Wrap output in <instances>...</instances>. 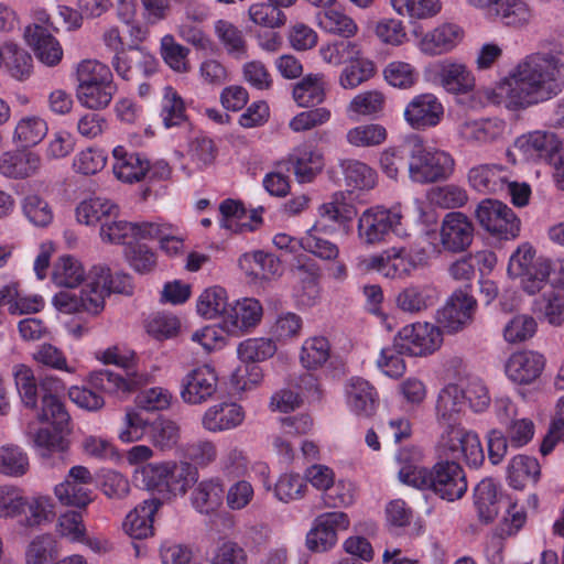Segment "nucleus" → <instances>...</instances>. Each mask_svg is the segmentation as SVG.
Returning <instances> with one entry per match:
<instances>
[{
  "mask_svg": "<svg viewBox=\"0 0 564 564\" xmlns=\"http://www.w3.org/2000/svg\"><path fill=\"white\" fill-rule=\"evenodd\" d=\"M402 215L395 209L380 206L367 208L358 218V238L362 245L375 246L391 235H404Z\"/></svg>",
  "mask_w": 564,
  "mask_h": 564,
  "instance_id": "5",
  "label": "nucleus"
},
{
  "mask_svg": "<svg viewBox=\"0 0 564 564\" xmlns=\"http://www.w3.org/2000/svg\"><path fill=\"white\" fill-rule=\"evenodd\" d=\"M189 48L177 43L172 35L161 40V56L163 61L177 73H187L191 69L188 61Z\"/></svg>",
  "mask_w": 564,
  "mask_h": 564,
  "instance_id": "58",
  "label": "nucleus"
},
{
  "mask_svg": "<svg viewBox=\"0 0 564 564\" xmlns=\"http://www.w3.org/2000/svg\"><path fill=\"white\" fill-rule=\"evenodd\" d=\"M514 145L528 160L550 163L558 147V138L553 132L533 131L518 138Z\"/></svg>",
  "mask_w": 564,
  "mask_h": 564,
  "instance_id": "22",
  "label": "nucleus"
},
{
  "mask_svg": "<svg viewBox=\"0 0 564 564\" xmlns=\"http://www.w3.org/2000/svg\"><path fill=\"white\" fill-rule=\"evenodd\" d=\"M62 382L58 379L45 378L41 381L43 391L41 412L37 417L42 422H50L54 431L48 427L29 431L28 435L36 452L48 467L65 465L69 456L70 442L67 435L70 433V415L65 404L53 390H58Z\"/></svg>",
  "mask_w": 564,
  "mask_h": 564,
  "instance_id": "2",
  "label": "nucleus"
},
{
  "mask_svg": "<svg viewBox=\"0 0 564 564\" xmlns=\"http://www.w3.org/2000/svg\"><path fill=\"white\" fill-rule=\"evenodd\" d=\"M119 208L108 199L96 197L82 202L76 208V217L80 224L88 226L102 223L109 217L118 216Z\"/></svg>",
  "mask_w": 564,
  "mask_h": 564,
  "instance_id": "41",
  "label": "nucleus"
},
{
  "mask_svg": "<svg viewBox=\"0 0 564 564\" xmlns=\"http://www.w3.org/2000/svg\"><path fill=\"white\" fill-rule=\"evenodd\" d=\"M160 117L166 129L180 127L187 121L184 101L178 93L171 86L164 88Z\"/></svg>",
  "mask_w": 564,
  "mask_h": 564,
  "instance_id": "44",
  "label": "nucleus"
},
{
  "mask_svg": "<svg viewBox=\"0 0 564 564\" xmlns=\"http://www.w3.org/2000/svg\"><path fill=\"white\" fill-rule=\"evenodd\" d=\"M53 304L63 313H79L87 312L97 315L102 311V300L100 295L93 293L91 288L82 290L80 295L62 291L53 297Z\"/></svg>",
  "mask_w": 564,
  "mask_h": 564,
  "instance_id": "25",
  "label": "nucleus"
},
{
  "mask_svg": "<svg viewBox=\"0 0 564 564\" xmlns=\"http://www.w3.org/2000/svg\"><path fill=\"white\" fill-rule=\"evenodd\" d=\"M474 499L479 520L492 522L499 513L498 490L494 480L486 478L479 481L474 490Z\"/></svg>",
  "mask_w": 564,
  "mask_h": 564,
  "instance_id": "40",
  "label": "nucleus"
},
{
  "mask_svg": "<svg viewBox=\"0 0 564 564\" xmlns=\"http://www.w3.org/2000/svg\"><path fill=\"white\" fill-rule=\"evenodd\" d=\"M412 147L413 137L406 140L401 147L388 148L381 153L380 166L388 177L395 180L400 170L408 166Z\"/></svg>",
  "mask_w": 564,
  "mask_h": 564,
  "instance_id": "54",
  "label": "nucleus"
},
{
  "mask_svg": "<svg viewBox=\"0 0 564 564\" xmlns=\"http://www.w3.org/2000/svg\"><path fill=\"white\" fill-rule=\"evenodd\" d=\"M301 362L306 369H317L329 358V343L325 337L306 339L301 350Z\"/></svg>",
  "mask_w": 564,
  "mask_h": 564,
  "instance_id": "63",
  "label": "nucleus"
},
{
  "mask_svg": "<svg viewBox=\"0 0 564 564\" xmlns=\"http://www.w3.org/2000/svg\"><path fill=\"white\" fill-rule=\"evenodd\" d=\"M319 53L325 62L334 65L354 63V61L362 56V51L358 43L344 40L322 46Z\"/></svg>",
  "mask_w": 564,
  "mask_h": 564,
  "instance_id": "53",
  "label": "nucleus"
},
{
  "mask_svg": "<svg viewBox=\"0 0 564 564\" xmlns=\"http://www.w3.org/2000/svg\"><path fill=\"white\" fill-rule=\"evenodd\" d=\"M506 177L503 169L499 165L482 164L468 172V182L473 188L480 193H502Z\"/></svg>",
  "mask_w": 564,
  "mask_h": 564,
  "instance_id": "36",
  "label": "nucleus"
},
{
  "mask_svg": "<svg viewBox=\"0 0 564 564\" xmlns=\"http://www.w3.org/2000/svg\"><path fill=\"white\" fill-rule=\"evenodd\" d=\"M93 485L94 476L90 470L77 465L68 470L63 482L55 486L54 494L62 505L84 509L93 501Z\"/></svg>",
  "mask_w": 564,
  "mask_h": 564,
  "instance_id": "8",
  "label": "nucleus"
},
{
  "mask_svg": "<svg viewBox=\"0 0 564 564\" xmlns=\"http://www.w3.org/2000/svg\"><path fill=\"white\" fill-rule=\"evenodd\" d=\"M30 467L29 457L15 445L0 447V474L10 477L24 476Z\"/></svg>",
  "mask_w": 564,
  "mask_h": 564,
  "instance_id": "55",
  "label": "nucleus"
},
{
  "mask_svg": "<svg viewBox=\"0 0 564 564\" xmlns=\"http://www.w3.org/2000/svg\"><path fill=\"white\" fill-rule=\"evenodd\" d=\"M169 470L165 482V492L174 496L185 495L198 479V471L195 466L189 463L173 460L167 462Z\"/></svg>",
  "mask_w": 564,
  "mask_h": 564,
  "instance_id": "42",
  "label": "nucleus"
},
{
  "mask_svg": "<svg viewBox=\"0 0 564 564\" xmlns=\"http://www.w3.org/2000/svg\"><path fill=\"white\" fill-rule=\"evenodd\" d=\"M76 75L77 88L113 83L110 68L106 64L94 59H86L79 63Z\"/></svg>",
  "mask_w": 564,
  "mask_h": 564,
  "instance_id": "57",
  "label": "nucleus"
},
{
  "mask_svg": "<svg viewBox=\"0 0 564 564\" xmlns=\"http://www.w3.org/2000/svg\"><path fill=\"white\" fill-rule=\"evenodd\" d=\"M494 12L503 24L514 28L527 25L532 18L531 9L523 0H501Z\"/></svg>",
  "mask_w": 564,
  "mask_h": 564,
  "instance_id": "51",
  "label": "nucleus"
},
{
  "mask_svg": "<svg viewBox=\"0 0 564 564\" xmlns=\"http://www.w3.org/2000/svg\"><path fill=\"white\" fill-rule=\"evenodd\" d=\"M215 33L227 53L237 58L242 57L247 52V43L242 31L227 20L215 22Z\"/></svg>",
  "mask_w": 564,
  "mask_h": 564,
  "instance_id": "50",
  "label": "nucleus"
},
{
  "mask_svg": "<svg viewBox=\"0 0 564 564\" xmlns=\"http://www.w3.org/2000/svg\"><path fill=\"white\" fill-rule=\"evenodd\" d=\"M4 61L11 75L23 80L30 76L32 69L31 55L15 43L8 42L4 44Z\"/></svg>",
  "mask_w": 564,
  "mask_h": 564,
  "instance_id": "62",
  "label": "nucleus"
},
{
  "mask_svg": "<svg viewBox=\"0 0 564 564\" xmlns=\"http://www.w3.org/2000/svg\"><path fill=\"white\" fill-rule=\"evenodd\" d=\"M144 223H129L109 217L100 228L99 235L104 242L128 245L144 240Z\"/></svg>",
  "mask_w": 564,
  "mask_h": 564,
  "instance_id": "29",
  "label": "nucleus"
},
{
  "mask_svg": "<svg viewBox=\"0 0 564 564\" xmlns=\"http://www.w3.org/2000/svg\"><path fill=\"white\" fill-rule=\"evenodd\" d=\"M225 488L219 478H209L197 484L192 492L193 507L200 513H210L221 506Z\"/></svg>",
  "mask_w": 564,
  "mask_h": 564,
  "instance_id": "34",
  "label": "nucleus"
},
{
  "mask_svg": "<svg viewBox=\"0 0 564 564\" xmlns=\"http://www.w3.org/2000/svg\"><path fill=\"white\" fill-rule=\"evenodd\" d=\"M477 302L469 286L456 290L438 312V323L448 333H456L471 323Z\"/></svg>",
  "mask_w": 564,
  "mask_h": 564,
  "instance_id": "10",
  "label": "nucleus"
},
{
  "mask_svg": "<svg viewBox=\"0 0 564 564\" xmlns=\"http://www.w3.org/2000/svg\"><path fill=\"white\" fill-rule=\"evenodd\" d=\"M552 262L545 258H536L534 263L519 274L523 290L529 294H535L541 291L549 276L551 275Z\"/></svg>",
  "mask_w": 564,
  "mask_h": 564,
  "instance_id": "60",
  "label": "nucleus"
},
{
  "mask_svg": "<svg viewBox=\"0 0 564 564\" xmlns=\"http://www.w3.org/2000/svg\"><path fill=\"white\" fill-rule=\"evenodd\" d=\"M40 156L31 151H10L0 156V173L10 178H25L40 167Z\"/></svg>",
  "mask_w": 564,
  "mask_h": 564,
  "instance_id": "31",
  "label": "nucleus"
},
{
  "mask_svg": "<svg viewBox=\"0 0 564 564\" xmlns=\"http://www.w3.org/2000/svg\"><path fill=\"white\" fill-rule=\"evenodd\" d=\"M474 225L460 212H449L441 225V242L444 249L453 252L465 251L473 242Z\"/></svg>",
  "mask_w": 564,
  "mask_h": 564,
  "instance_id": "13",
  "label": "nucleus"
},
{
  "mask_svg": "<svg viewBox=\"0 0 564 564\" xmlns=\"http://www.w3.org/2000/svg\"><path fill=\"white\" fill-rule=\"evenodd\" d=\"M245 420V411L237 403H219L210 406L202 419L204 429L221 432L239 426Z\"/></svg>",
  "mask_w": 564,
  "mask_h": 564,
  "instance_id": "24",
  "label": "nucleus"
},
{
  "mask_svg": "<svg viewBox=\"0 0 564 564\" xmlns=\"http://www.w3.org/2000/svg\"><path fill=\"white\" fill-rule=\"evenodd\" d=\"M564 88V52L527 56L500 86L509 109H524L557 96Z\"/></svg>",
  "mask_w": 564,
  "mask_h": 564,
  "instance_id": "1",
  "label": "nucleus"
},
{
  "mask_svg": "<svg viewBox=\"0 0 564 564\" xmlns=\"http://www.w3.org/2000/svg\"><path fill=\"white\" fill-rule=\"evenodd\" d=\"M442 341L440 327L426 322L406 325L394 336L397 347L412 357H424L433 354L441 347Z\"/></svg>",
  "mask_w": 564,
  "mask_h": 564,
  "instance_id": "7",
  "label": "nucleus"
},
{
  "mask_svg": "<svg viewBox=\"0 0 564 564\" xmlns=\"http://www.w3.org/2000/svg\"><path fill=\"white\" fill-rule=\"evenodd\" d=\"M276 351V344L271 338H248L238 345L237 354L242 362H261L271 358Z\"/></svg>",
  "mask_w": 564,
  "mask_h": 564,
  "instance_id": "47",
  "label": "nucleus"
},
{
  "mask_svg": "<svg viewBox=\"0 0 564 564\" xmlns=\"http://www.w3.org/2000/svg\"><path fill=\"white\" fill-rule=\"evenodd\" d=\"M444 454L456 462L464 460L473 467H479L485 460V454L478 435L459 426H451L442 436Z\"/></svg>",
  "mask_w": 564,
  "mask_h": 564,
  "instance_id": "9",
  "label": "nucleus"
},
{
  "mask_svg": "<svg viewBox=\"0 0 564 564\" xmlns=\"http://www.w3.org/2000/svg\"><path fill=\"white\" fill-rule=\"evenodd\" d=\"M24 36L28 44L33 47L35 56L46 66H56L62 61L63 48L47 29L37 24L29 25Z\"/></svg>",
  "mask_w": 564,
  "mask_h": 564,
  "instance_id": "20",
  "label": "nucleus"
},
{
  "mask_svg": "<svg viewBox=\"0 0 564 564\" xmlns=\"http://www.w3.org/2000/svg\"><path fill=\"white\" fill-rule=\"evenodd\" d=\"M343 170L348 186L359 189H371L375 187L377 174L367 164L349 160L343 164Z\"/></svg>",
  "mask_w": 564,
  "mask_h": 564,
  "instance_id": "61",
  "label": "nucleus"
},
{
  "mask_svg": "<svg viewBox=\"0 0 564 564\" xmlns=\"http://www.w3.org/2000/svg\"><path fill=\"white\" fill-rule=\"evenodd\" d=\"M57 558L56 543L48 534L35 536L26 546L25 564H55Z\"/></svg>",
  "mask_w": 564,
  "mask_h": 564,
  "instance_id": "52",
  "label": "nucleus"
},
{
  "mask_svg": "<svg viewBox=\"0 0 564 564\" xmlns=\"http://www.w3.org/2000/svg\"><path fill=\"white\" fill-rule=\"evenodd\" d=\"M162 506L158 498H150L131 510L123 522V529L132 539L142 540L153 534L154 514Z\"/></svg>",
  "mask_w": 564,
  "mask_h": 564,
  "instance_id": "21",
  "label": "nucleus"
},
{
  "mask_svg": "<svg viewBox=\"0 0 564 564\" xmlns=\"http://www.w3.org/2000/svg\"><path fill=\"white\" fill-rule=\"evenodd\" d=\"M464 408L463 392L457 384H447L438 392L436 400V416L440 422L451 426H455L456 416Z\"/></svg>",
  "mask_w": 564,
  "mask_h": 564,
  "instance_id": "37",
  "label": "nucleus"
},
{
  "mask_svg": "<svg viewBox=\"0 0 564 564\" xmlns=\"http://www.w3.org/2000/svg\"><path fill=\"white\" fill-rule=\"evenodd\" d=\"M436 74L442 87L451 94H467L475 87V77L464 64L442 62Z\"/></svg>",
  "mask_w": 564,
  "mask_h": 564,
  "instance_id": "26",
  "label": "nucleus"
},
{
  "mask_svg": "<svg viewBox=\"0 0 564 564\" xmlns=\"http://www.w3.org/2000/svg\"><path fill=\"white\" fill-rule=\"evenodd\" d=\"M84 276L82 263L70 256L59 258L54 264L52 280L59 288L74 289L84 281Z\"/></svg>",
  "mask_w": 564,
  "mask_h": 564,
  "instance_id": "45",
  "label": "nucleus"
},
{
  "mask_svg": "<svg viewBox=\"0 0 564 564\" xmlns=\"http://www.w3.org/2000/svg\"><path fill=\"white\" fill-rule=\"evenodd\" d=\"M288 164L293 169L300 183H310L324 166L323 155L308 147L297 148L290 156Z\"/></svg>",
  "mask_w": 564,
  "mask_h": 564,
  "instance_id": "33",
  "label": "nucleus"
},
{
  "mask_svg": "<svg viewBox=\"0 0 564 564\" xmlns=\"http://www.w3.org/2000/svg\"><path fill=\"white\" fill-rule=\"evenodd\" d=\"M217 389L218 377L215 369L204 365L186 375L181 395L186 403L200 404L212 399Z\"/></svg>",
  "mask_w": 564,
  "mask_h": 564,
  "instance_id": "14",
  "label": "nucleus"
},
{
  "mask_svg": "<svg viewBox=\"0 0 564 564\" xmlns=\"http://www.w3.org/2000/svg\"><path fill=\"white\" fill-rule=\"evenodd\" d=\"M506 131V122L498 118L465 121L459 126V135L471 143L495 142Z\"/></svg>",
  "mask_w": 564,
  "mask_h": 564,
  "instance_id": "28",
  "label": "nucleus"
},
{
  "mask_svg": "<svg viewBox=\"0 0 564 564\" xmlns=\"http://www.w3.org/2000/svg\"><path fill=\"white\" fill-rule=\"evenodd\" d=\"M89 382L95 390L119 397L137 389L141 384L142 378L132 371H127L123 376L110 370H99L90 375Z\"/></svg>",
  "mask_w": 564,
  "mask_h": 564,
  "instance_id": "23",
  "label": "nucleus"
},
{
  "mask_svg": "<svg viewBox=\"0 0 564 564\" xmlns=\"http://www.w3.org/2000/svg\"><path fill=\"white\" fill-rule=\"evenodd\" d=\"M111 65L124 80L137 79L139 76L150 77L156 73L158 59L139 45H129L127 52L113 56Z\"/></svg>",
  "mask_w": 564,
  "mask_h": 564,
  "instance_id": "11",
  "label": "nucleus"
},
{
  "mask_svg": "<svg viewBox=\"0 0 564 564\" xmlns=\"http://www.w3.org/2000/svg\"><path fill=\"white\" fill-rule=\"evenodd\" d=\"M443 116V105L433 94L415 96L404 109L405 121L415 130H425L436 127Z\"/></svg>",
  "mask_w": 564,
  "mask_h": 564,
  "instance_id": "15",
  "label": "nucleus"
},
{
  "mask_svg": "<svg viewBox=\"0 0 564 564\" xmlns=\"http://www.w3.org/2000/svg\"><path fill=\"white\" fill-rule=\"evenodd\" d=\"M455 160L446 151L425 147L420 137H413L408 163L409 178L426 185L447 181L454 173Z\"/></svg>",
  "mask_w": 564,
  "mask_h": 564,
  "instance_id": "4",
  "label": "nucleus"
},
{
  "mask_svg": "<svg viewBox=\"0 0 564 564\" xmlns=\"http://www.w3.org/2000/svg\"><path fill=\"white\" fill-rule=\"evenodd\" d=\"M348 404L358 415L371 416L378 405L376 389L362 378H351L346 388Z\"/></svg>",
  "mask_w": 564,
  "mask_h": 564,
  "instance_id": "32",
  "label": "nucleus"
},
{
  "mask_svg": "<svg viewBox=\"0 0 564 564\" xmlns=\"http://www.w3.org/2000/svg\"><path fill=\"white\" fill-rule=\"evenodd\" d=\"M149 435L155 448L169 452L177 446L181 431L174 421L158 419L149 426Z\"/></svg>",
  "mask_w": 564,
  "mask_h": 564,
  "instance_id": "46",
  "label": "nucleus"
},
{
  "mask_svg": "<svg viewBox=\"0 0 564 564\" xmlns=\"http://www.w3.org/2000/svg\"><path fill=\"white\" fill-rule=\"evenodd\" d=\"M376 66L372 61L362 56L349 63L339 76V84L345 89H354L375 75Z\"/></svg>",
  "mask_w": 564,
  "mask_h": 564,
  "instance_id": "59",
  "label": "nucleus"
},
{
  "mask_svg": "<svg viewBox=\"0 0 564 564\" xmlns=\"http://www.w3.org/2000/svg\"><path fill=\"white\" fill-rule=\"evenodd\" d=\"M541 467L536 458L527 455L512 457L507 466V480L516 490H523L538 482Z\"/></svg>",
  "mask_w": 564,
  "mask_h": 564,
  "instance_id": "30",
  "label": "nucleus"
},
{
  "mask_svg": "<svg viewBox=\"0 0 564 564\" xmlns=\"http://www.w3.org/2000/svg\"><path fill=\"white\" fill-rule=\"evenodd\" d=\"M479 225L494 236L502 239L516 238L520 231V220L505 203L487 198L476 208Z\"/></svg>",
  "mask_w": 564,
  "mask_h": 564,
  "instance_id": "6",
  "label": "nucleus"
},
{
  "mask_svg": "<svg viewBox=\"0 0 564 564\" xmlns=\"http://www.w3.org/2000/svg\"><path fill=\"white\" fill-rule=\"evenodd\" d=\"M230 304L227 302V292L220 286L206 289L197 301V313L205 318H216L226 315Z\"/></svg>",
  "mask_w": 564,
  "mask_h": 564,
  "instance_id": "49",
  "label": "nucleus"
},
{
  "mask_svg": "<svg viewBox=\"0 0 564 564\" xmlns=\"http://www.w3.org/2000/svg\"><path fill=\"white\" fill-rule=\"evenodd\" d=\"M326 97V80L321 73L304 76L293 88V99L300 107H315Z\"/></svg>",
  "mask_w": 564,
  "mask_h": 564,
  "instance_id": "35",
  "label": "nucleus"
},
{
  "mask_svg": "<svg viewBox=\"0 0 564 564\" xmlns=\"http://www.w3.org/2000/svg\"><path fill=\"white\" fill-rule=\"evenodd\" d=\"M239 263L249 275L261 280H269L281 271V262L273 254L261 250L243 254Z\"/></svg>",
  "mask_w": 564,
  "mask_h": 564,
  "instance_id": "39",
  "label": "nucleus"
},
{
  "mask_svg": "<svg viewBox=\"0 0 564 564\" xmlns=\"http://www.w3.org/2000/svg\"><path fill=\"white\" fill-rule=\"evenodd\" d=\"M399 477L403 482L422 490L430 489L447 501L460 499L467 490L465 473L453 459L441 460L431 469L404 467L399 471Z\"/></svg>",
  "mask_w": 564,
  "mask_h": 564,
  "instance_id": "3",
  "label": "nucleus"
},
{
  "mask_svg": "<svg viewBox=\"0 0 564 564\" xmlns=\"http://www.w3.org/2000/svg\"><path fill=\"white\" fill-rule=\"evenodd\" d=\"M429 197L434 205L446 209L459 208L468 200L466 189L456 184L434 187Z\"/></svg>",
  "mask_w": 564,
  "mask_h": 564,
  "instance_id": "64",
  "label": "nucleus"
},
{
  "mask_svg": "<svg viewBox=\"0 0 564 564\" xmlns=\"http://www.w3.org/2000/svg\"><path fill=\"white\" fill-rule=\"evenodd\" d=\"M87 288H91L94 294L100 295L102 308L105 307V297L111 293L131 295L133 292L132 279L129 274L122 272L112 274L105 264H96L89 270Z\"/></svg>",
  "mask_w": 564,
  "mask_h": 564,
  "instance_id": "16",
  "label": "nucleus"
},
{
  "mask_svg": "<svg viewBox=\"0 0 564 564\" xmlns=\"http://www.w3.org/2000/svg\"><path fill=\"white\" fill-rule=\"evenodd\" d=\"M318 25L328 33L343 37L355 36L358 32L357 23L347 14L337 10H325L316 15Z\"/></svg>",
  "mask_w": 564,
  "mask_h": 564,
  "instance_id": "48",
  "label": "nucleus"
},
{
  "mask_svg": "<svg viewBox=\"0 0 564 564\" xmlns=\"http://www.w3.org/2000/svg\"><path fill=\"white\" fill-rule=\"evenodd\" d=\"M116 91L117 86L115 83L90 85L77 88V98L86 108L99 110L109 106Z\"/></svg>",
  "mask_w": 564,
  "mask_h": 564,
  "instance_id": "56",
  "label": "nucleus"
},
{
  "mask_svg": "<svg viewBox=\"0 0 564 564\" xmlns=\"http://www.w3.org/2000/svg\"><path fill=\"white\" fill-rule=\"evenodd\" d=\"M115 176L124 183H135L143 180L149 170L150 161L138 152H129L124 147L118 145L112 150Z\"/></svg>",
  "mask_w": 564,
  "mask_h": 564,
  "instance_id": "19",
  "label": "nucleus"
},
{
  "mask_svg": "<svg viewBox=\"0 0 564 564\" xmlns=\"http://www.w3.org/2000/svg\"><path fill=\"white\" fill-rule=\"evenodd\" d=\"M328 228L329 226L327 224L317 221L306 232V235L301 238L300 246L305 251L311 252L323 260L336 259L339 253L338 247L334 242L324 238Z\"/></svg>",
  "mask_w": 564,
  "mask_h": 564,
  "instance_id": "38",
  "label": "nucleus"
},
{
  "mask_svg": "<svg viewBox=\"0 0 564 564\" xmlns=\"http://www.w3.org/2000/svg\"><path fill=\"white\" fill-rule=\"evenodd\" d=\"M349 527L348 516L341 511H332L318 516L314 527L307 533V547L315 552H325L337 542V532Z\"/></svg>",
  "mask_w": 564,
  "mask_h": 564,
  "instance_id": "12",
  "label": "nucleus"
},
{
  "mask_svg": "<svg viewBox=\"0 0 564 564\" xmlns=\"http://www.w3.org/2000/svg\"><path fill=\"white\" fill-rule=\"evenodd\" d=\"M463 35L462 29L453 23H444L426 33L420 42V48L427 55H440L453 50Z\"/></svg>",
  "mask_w": 564,
  "mask_h": 564,
  "instance_id": "27",
  "label": "nucleus"
},
{
  "mask_svg": "<svg viewBox=\"0 0 564 564\" xmlns=\"http://www.w3.org/2000/svg\"><path fill=\"white\" fill-rule=\"evenodd\" d=\"M545 358L533 350L513 352L505 365L507 377L514 383L527 386L533 383L543 372Z\"/></svg>",
  "mask_w": 564,
  "mask_h": 564,
  "instance_id": "17",
  "label": "nucleus"
},
{
  "mask_svg": "<svg viewBox=\"0 0 564 564\" xmlns=\"http://www.w3.org/2000/svg\"><path fill=\"white\" fill-rule=\"evenodd\" d=\"M339 195L335 194L332 202L324 203L319 207L321 221L323 224L326 220L335 223L344 235H349L352 231V220L357 210L354 205L339 200Z\"/></svg>",
  "mask_w": 564,
  "mask_h": 564,
  "instance_id": "43",
  "label": "nucleus"
},
{
  "mask_svg": "<svg viewBox=\"0 0 564 564\" xmlns=\"http://www.w3.org/2000/svg\"><path fill=\"white\" fill-rule=\"evenodd\" d=\"M262 306L256 299H243L229 305L224 315L223 327L230 334L248 330L257 326L262 317Z\"/></svg>",
  "mask_w": 564,
  "mask_h": 564,
  "instance_id": "18",
  "label": "nucleus"
}]
</instances>
